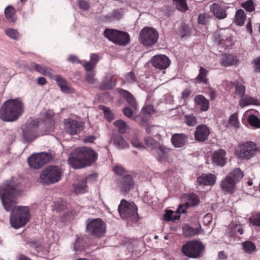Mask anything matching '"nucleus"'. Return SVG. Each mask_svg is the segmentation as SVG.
Masks as SVG:
<instances>
[{"mask_svg":"<svg viewBox=\"0 0 260 260\" xmlns=\"http://www.w3.org/2000/svg\"><path fill=\"white\" fill-rule=\"evenodd\" d=\"M243 176V173L239 168H235L221 181V188L225 192L232 193L236 188V185Z\"/></svg>","mask_w":260,"mask_h":260,"instance_id":"nucleus-4","label":"nucleus"},{"mask_svg":"<svg viewBox=\"0 0 260 260\" xmlns=\"http://www.w3.org/2000/svg\"><path fill=\"white\" fill-rule=\"evenodd\" d=\"M242 246L244 251L247 253H251L255 249V246L250 241L243 242Z\"/></svg>","mask_w":260,"mask_h":260,"instance_id":"nucleus-43","label":"nucleus"},{"mask_svg":"<svg viewBox=\"0 0 260 260\" xmlns=\"http://www.w3.org/2000/svg\"><path fill=\"white\" fill-rule=\"evenodd\" d=\"M235 17V23L238 25H242L244 24L246 18L244 11L242 9H239L237 11Z\"/></svg>","mask_w":260,"mask_h":260,"instance_id":"nucleus-37","label":"nucleus"},{"mask_svg":"<svg viewBox=\"0 0 260 260\" xmlns=\"http://www.w3.org/2000/svg\"><path fill=\"white\" fill-rule=\"evenodd\" d=\"M255 151V144L252 142H247L239 146L237 155L240 159H248L254 155Z\"/></svg>","mask_w":260,"mask_h":260,"instance_id":"nucleus-12","label":"nucleus"},{"mask_svg":"<svg viewBox=\"0 0 260 260\" xmlns=\"http://www.w3.org/2000/svg\"><path fill=\"white\" fill-rule=\"evenodd\" d=\"M209 134V129L206 125H199L194 132V138L199 142L205 141L208 139Z\"/></svg>","mask_w":260,"mask_h":260,"instance_id":"nucleus-18","label":"nucleus"},{"mask_svg":"<svg viewBox=\"0 0 260 260\" xmlns=\"http://www.w3.org/2000/svg\"><path fill=\"white\" fill-rule=\"evenodd\" d=\"M226 152L222 149H219L214 151L212 154V164L216 166H223L226 162L225 158Z\"/></svg>","mask_w":260,"mask_h":260,"instance_id":"nucleus-19","label":"nucleus"},{"mask_svg":"<svg viewBox=\"0 0 260 260\" xmlns=\"http://www.w3.org/2000/svg\"><path fill=\"white\" fill-rule=\"evenodd\" d=\"M208 71L202 67H200L199 74L197 77L196 78V80L199 83H203L204 84L208 83V79L207 78V75Z\"/></svg>","mask_w":260,"mask_h":260,"instance_id":"nucleus-34","label":"nucleus"},{"mask_svg":"<svg viewBox=\"0 0 260 260\" xmlns=\"http://www.w3.org/2000/svg\"><path fill=\"white\" fill-rule=\"evenodd\" d=\"M68 60L72 63H82V61H80L77 56L71 55L69 56Z\"/></svg>","mask_w":260,"mask_h":260,"instance_id":"nucleus-62","label":"nucleus"},{"mask_svg":"<svg viewBox=\"0 0 260 260\" xmlns=\"http://www.w3.org/2000/svg\"><path fill=\"white\" fill-rule=\"evenodd\" d=\"M104 34V36L109 40L118 45L124 46L129 42V36L125 31L106 28Z\"/></svg>","mask_w":260,"mask_h":260,"instance_id":"nucleus-8","label":"nucleus"},{"mask_svg":"<svg viewBox=\"0 0 260 260\" xmlns=\"http://www.w3.org/2000/svg\"><path fill=\"white\" fill-rule=\"evenodd\" d=\"M119 93L134 109H136L137 103L134 97L130 92L125 90L121 89L120 90Z\"/></svg>","mask_w":260,"mask_h":260,"instance_id":"nucleus-29","label":"nucleus"},{"mask_svg":"<svg viewBox=\"0 0 260 260\" xmlns=\"http://www.w3.org/2000/svg\"><path fill=\"white\" fill-rule=\"evenodd\" d=\"M131 143L133 145V146L136 148H144V146H143V144L140 142V141L137 138H134L131 141Z\"/></svg>","mask_w":260,"mask_h":260,"instance_id":"nucleus-57","label":"nucleus"},{"mask_svg":"<svg viewBox=\"0 0 260 260\" xmlns=\"http://www.w3.org/2000/svg\"><path fill=\"white\" fill-rule=\"evenodd\" d=\"M98 158V154L87 147H79L74 150L69 155L68 161L75 169L89 166Z\"/></svg>","mask_w":260,"mask_h":260,"instance_id":"nucleus-2","label":"nucleus"},{"mask_svg":"<svg viewBox=\"0 0 260 260\" xmlns=\"http://www.w3.org/2000/svg\"><path fill=\"white\" fill-rule=\"evenodd\" d=\"M151 62L152 66L160 70L167 69L170 65V61L165 55H156L153 56Z\"/></svg>","mask_w":260,"mask_h":260,"instance_id":"nucleus-16","label":"nucleus"},{"mask_svg":"<svg viewBox=\"0 0 260 260\" xmlns=\"http://www.w3.org/2000/svg\"><path fill=\"white\" fill-rule=\"evenodd\" d=\"M74 191L76 193H83L86 189V179L82 178L78 183L73 185Z\"/></svg>","mask_w":260,"mask_h":260,"instance_id":"nucleus-33","label":"nucleus"},{"mask_svg":"<svg viewBox=\"0 0 260 260\" xmlns=\"http://www.w3.org/2000/svg\"><path fill=\"white\" fill-rule=\"evenodd\" d=\"M174 213L172 211H167L164 214V218L168 221H175L179 218V216H174Z\"/></svg>","mask_w":260,"mask_h":260,"instance_id":"nucleus-48","label":"nucleus"},{"mask_svg":"<svg viewBox=\"0 0 260 260\" xmlns=\"http://www.w3.org/2000/svg\"><path fill=\"white\" fill-rule=\"evenodd\" d=\"M194 102L198 108L203 111H206L209 108V102L202 95H197L194 98Z\"/></svg>","mask_w":260,"mask_h":260,"instance_id":"nucleus-23","label":"nucleus"},{"mask_svg":"<svg viewBox=\"0 0 260 260\" xmlns=\"http://www.w3.org/2000/svg\"><path fill=\"white\" fill-rule=\"evenodd\" d=\"M51 76H53V77L51 78L54 79L57 82V84L60 88L67 83L66 81L58 75H55L52 73Z\"/></svg>","mask_w":260,"mask_h":260,"instance_id":"nucleus-50","label":"nucleus"},{"mask_svg":"<svg viewBox=\"0 0 260 260\" xmlns=\"http://www.w3.org/2000/svg\"><path fill=\"white\" fill-rule=\"evenodd\" d=\"M18 192V184L13 180L7 181L0 186V198L7 211L12 210L10 216L11 226L18 229L24 226L30 218L29 208L27 206H15V196Z\"/></svg>","mask_w":260,"mask_h":260,"instance_id":"nucleus-1","label":"nucleus"},{"mask_svg":"<svg viewBox=\"0 0 260 260\" xmlns=\"http://www.w3.org/2000/svg\"><path fill=\"white\" fill-rule=\"evenodd\" d=\"M123 112L125 116L129 118L132 117L133 115L132 110L128 107H126L123 109Z\"/></svg>","mask_w":260,"mask_h":260,"instance_id":"nucleus-60","label":"nucleus"},{"mask_svg":"<svg viewBox=\"0 0 260 260\" xmlns=\"http://www.w3.org/2000/svg\"><path fill=\"white\" fill-rule=\"evenodd\" d=\"M158 36L156 29L150 27H145L141 30L139 39L144 46H151L156 43Z\"/></svg>","mask_w":260,"mask_h":260,"instance_id":"nucleus-9","label":"nucleus"},{"mask_svg":"<svg viewBox=\"0 0 260 260\" xmlns=\"http://www.w3.org/2000/svg\"><path fill=\"white\" fill-rule=\"evenodd\" d=\"M114 172L119 176H124L126 174V170L121 165H116L114 168Z\"/></svg>","mask_w":260,"mask_h":260,"instance_id":"nucleus-51","label":"nucleus"},{"mask_svg":"<svg viewBox=\"0 0 260 260\" xmlns=\"http://www.w3.org/2000/svg\"><path fill=\"white\" fill-rule=\"evenodd\" d=\"M103 110L104 111V116L107 120L110 121L113 119V114L108 108L103 106Z\"/></svg>","mask_w":260,"mask_h":260,"instance_id":"nucleus-55","label":"nucleus"},{"mask_svg":"<svg viewBox=\"0 0 260 260\" xmlns=\"http://www.w3.org/2000/svg\"><path fill=\"white\" fill-rule=\"evenodd\" d=\"M51 158L50 153L42 152L31 155L28 158L27 161L30 167L39 169L48 162Z\"/></svg>","mask_w":260,"mask_h":260,"instance_id":"nucleus-10","label":"nucleus"},{"mask_svg":"<svg viewBox=\"0 0 260 260\" xmlns=\"http://www.w3.org/2000/svg\"><path fill=\"white\" fill-rule=\"evenodd\" d=\"M86 230L89 234L96 238H101L104 236L106 225L100 218L87 219L86 220Z\"/></svg>","mask_w":260,"mask_h":260,"instance_id":"nucleus-7","label":"nucleus"},{"mask_svg":"<svg viewBox=\"0 0 260 260\" xmlns=\"http://www.w3.org/2000/svg\"><path fill=\"white\" fill-rule=\"evenodd\" d=\"M191 92V91L190 89H187V88L185 89L182 92V93H181L182 98L183 99L187 98L189 96V95L190 94Z\"/></svg>","mask_w":260,"mask_h":260,"instance_id":"nucleus-64","label":"nucleus"},{"mask_svg":"<svg viewBox=\"0 0 260 260\" xmlns=\"http://www.w3.org/2000/svg\"><path fill=\"white\" fill-rule=\"evenodd\" d=\"M188 140V136L184 134H175L171 138V142L175 147L184 146Z\"/></svg>","mask_w":260,"mask_h":260,"instance_id":"nucleus-21","label":"nucleus"},{"mask_svg":"<svg viewBox=\"0 0 260 260\" xmlns=\"http://www.w3.org/2000/svg\"><path fill=\"white\" fill-rule=\"evenodd\" d=\"M95 73L91 72L88 73L85 78L86 81L90 84H94L96 82V79L94 78Z\"/></svg>","mask_w":260,"mask_h":260,"instance_id":"nucleus-56","label":"nucleus"},{"mask_svg":"<svg viewBox=\"0 0 260 260\" xmlns=\"http://www.w3.org/2000/svg\"><path fill=\"white\" fill-rule=\"evenodd\" d=\"M229 122L231 126H233L236 128H238L239 122L238 118V114L237 113L232 114L230 117Z\"/></svg>","mask_w":260,"mask_h":260,"instance_id":"nucleus-46","label":"nucleus"},{"mask_svg":"<svg viewBox=\"0 0 260 260\" xmlns=\"http://www.w3.org/2000/svg\"><path fill=\"white\" fill-rule=\"evenodd\" d=\"M86 246L84 238L78 237L74 243V249L76 251H82Z\"/></svg>","mask_w":260,"mask_h":260,"instance_id":"nucleus-36","label":"nucleus"},{"mask_svg":"<svg viewBox=\"0 0 260 260\" xmlns=\"http://www.w3.org/2000/svg\"><path fill=\"white\" fill-rule=\"evenodd\" d=\"M248 122L252 126L260 128V120L254 115H250L248 119Z\"/></svg>","mask_w":260,"mask_h":260,"instance_id":"nucleus-44","label":"nucleus"},{"mask_svg":"<svg viewBox=\"0 0 260 260\" xmlns=\"http://www.w3.org/2000/svg\"><path fill=\"white\" fill-rule=\"evenodd\" d=\"M117 184L121 192H127L134 188L135 182L131 175L126 174L117 180Z\"/></svg>","mask_w":260,"mask_h":260,"instance_id":"nucleus-14","label":"nucleus"},{"mask_svg":"<svg viewBox=\"0 0 260 260\" xmlns=\"http://www.w3.org/2000/svg\"><path fill=\"white\" fill-rule=\"evenodd\" d=\"M183 234L186 237H191L197 234L198 233V229H195L185 225L183 228Z\"/></svg>","mask_w":260,"mask_h":260,"instance_id":"nucleus-41","label":"nucleus"},{"mask_svg":"<svg viewBox=\"0 0 260 260\" xmlns=\"http://www.w3.org/2000/svg\"><path fill=\"white\" fill-rule=\"evenodd\" d=\"M237 59L233 55L231 54H224L222 56L221 63L223 66H230L236 64Z\"/></svg>","mask_w":260,"mask_h":260,"instance_id":"nucleus-31","label":"nucleus"},{"mask_svg":"<svg viewBox=\"0 0 260 260\" xmlns=\"http://www.w3.org/2000/svg\"><path fill=\"white\" fill-rule=\"evenodd\" d=\"M154 108L152 106H147L142 109L140 117L143 121H147L154 112Z\"/></svg>","mask_w":260,"mask_h":260,"instance_id":"nucleus-28","label":"nucleus"},{"mask_svg":"<svg viewBox=\"0 0 260 260\" xmlns=\"http://www.w3.org/2000/svg\"><path fill=\"white\" fill-rule=\"evenodd\" d=\"M173 3L176 8L180 11L185 12L188 10L186 0H174Z\"/></svg>","mask_w":260,"mask_h":260,"instance_id":"nucleus-39","label":"nucleus"},{"mask_svg":"<svg viewBox=\"0 0 260 260\" xmlns=\"http://www.w3.org/2000/svg\"><path fill=\"white\" fill-rule=\"evenodd\" d=\"M83 66L85 68V70L87 71H90L92 70L94 67V65L92 64L90 61H82Z\"/></svg>","mask_w":260,"mask_h":260,"instance_id":"nucleus-58","label":"nucleus"},{"mask_svg":"<svg viewBox=\"0 0 260 260\" xmlns=\"http://www.w3.org/2000/svg\"><path fill=\"white\" fill-rule=\"evenodd\" d=\"M145 145L151 149H156L159 146L157 141L151 137H147L145 139Z\"/></svg>","mask_w":260,"mask_h":260,"instance_id":"nucleus-45","label":"nucleus"},{"mask_svg":"<svg viewBox=\"0 0 260 260\" xmlns=\"http://www.w3.org/2000/svg\"><path fill=\"white\" fill-rule=\"evenodd\" d=\"M249 220L253 225L260 226V214H257L250 217Z\"/></svg>","mask_w":260,"mask_h":260,"instance_id":"nucleus-54","label":"nucleus"},{"mask_svg":"<svg viewBox=\"0 0 260 260\" xmlns=\"http://www.w3.org/2000/svg\"><path fill=\"white\" fill-rule=\"evenodd\" d=\"M118 210L122 218L134 221L138 220L137 208L134 203H128L125 200H122Z\"/></svg>","mask_w":260,"mask_h":260,"instance_id":"nucleus-6","label":"nucleus"},{"mask_svg":"<svg viewBox=\"0 0 260 260\" xmlns=\"http://www.w3.org/2000/svg\"><path fill=\"white\" fill-rule=\"evenodd\" d=\"M113 144L119 149H124L128 147V144L120 135H115L111 138Z\"/></svg>","mask_w":260,"mask_h":260,"instance_id":"nucleus-26","label":"nucleus"},{"mask_svg":"<svg viewBox=\"0 0 260 260\" xmlns=\"http://www.w3.org/2000/svg\"><path fill=\"white\" fill-rule=\"evenodd\" d=\"M99 60V57L98 54L95 53H92L90 55V61L95 66V64Z\"/></svg>","mask_w":260,"mask_h":260,"instance_id":"nucleus-61","label":"nucleus"},{"mask_svg":"<svg viewBox=\"0 0 260 260\" xmlns=\"http://www.w3.org/2000/svg\"><path fill=\"white\" fill-rule=\"evenodd\" d=\"M6 34L13 39H17L19 37L18 32L13 28H7L5 30Z\"/></svg>","mask_w":260,"mask_h":260,"instance_id":"nucleus-47","label":"nucleus"},{"mask_svg":"<svg viewBox=\"0 0 260 260\" xmlns=\"http://www.w3.org/2000/svg\"><path fill=\"white\" fill-rule=\"evenodd\" d=\"M226 9L217 3H213L210 7V11L218 19H223L227 16Z\"/></svg>","mask_w":260,"mask_h":260,"instance_id":"nucleus-20","label":"nucleus"},{"mask_svg":"<svg viewBox=\"0 0 260 260\" xmlns=\"http://www.w3.org/2000/svg\"><path fill=\"white\" fill-rule=\"evenodd\" d=\"M79 8L83 10L87 11L89 9V5L87 2L84 0H80L79 1Z\"/></svg>","mask_w":260,"mask_h":260,"instance_id":"nucleus-59","label":"nucleus"},{"mask_svg":"<svg viewBox=\"0 0 260 260\" xmlns=\"http://www.w3.org/2000/svg\"><path fill=\"white\" fill-rule=\"evenodd\" d=\"M114 125L117 128L120 134H124L128 128V126L126 122L122 120H119L114 122Z\"/></svg>","mask_w":260,"mask_h":260,"instance_id":"nucleus-38","label":"nucleus"},{"mask_svg":"<svg viewBox=\"0 0 260 260\" xmlns=\"http://www.w3.org/2000/svg\"><path fill=\"white\" fill-rule=\"evenodd\" d=\"M64 129L71 135L79 133L82 129L83 123L76 120L68 118L64 120Z\"/></svg>","mask_w":260,"mask_h":260,"instance_id":"nucleus-13","label":"nucleus"},{"mask_svg":"<svg viewBox=\"0 0 260 260\" xmlns=\"http://www.w3.org/2000/svg\"><path fill=\"white\" fill-rule=\"evenodd\" d=\"M242 7L246 11L252 12L254 10L253 2L252 0H249L242 4Z\"/></svg>","mask_w":260,"mask_h":260,"instance_id":"nucleus-52","label":"nucleus"},{"mask_svg":"<svg viewBox=\"0 0 260 260\" xmlns=\"http://www.w3.org/2000/svg\"><path fill=\"white\" fill-rule=\"evenodd\" d=\"M184 122L189 126H193L197 124V119L193 114H188L184 116Z\"/></svg>","mask_w":260,"mask_h":260,"instance_id":"nucleus-40","label":"nucleus"},{"mask_svg":"<svg viewBox=\"0 0 260 260\" xmlns=\"http://www.w3.org/2000/svg\"><path fill=\"white\" fill-rule=\"evenodd\" d=\"M61 169L55 166H49L40 173L39 181L42 184L48 185L59 181L61 179Z\"/></svg>","mask_w":260,"mask_h":260,"instance_id":"nucleus-5","label":"nucleus"},{"mask_svg":"<svg viewBox=\"0 0 260 260\" xmlns=\"http://www.w3.org/2000/svg\"><path fill=\"white\" fill-rule=\"evenodd\" d=\"M124 81L130 84L135 83L136 81V78L134 73L132 72L127 73L125 77Z\"/></svg>","mask_w":260,"mask_h":260,"instance_id":"nucleus-53","label":"nucleus"},{"mask_svg":"<svg viewBox=\"0 0 260 260\" xmlns=\"http://www.w3.org/2000/svg\"><path fill=\"white\" fill-rule=\"evenodd\" d=\"M235 93L236 95L241 97V98L245 95V87L242 85L236 84L235 86Z\"/></svg>","mask_w":260,"mask_h":260,"instance_id":"nucleus-49","label":"nucleus"},{"mask_svg":"<svg viewBox=\"0 0 260 260\" xmlns=\"http://www.w3.org/2000/svg\"><path fill=\"white\" fill-rule=\"evenodd\" d=\"M202 243L198 241H191L187 242L182 246L183 253L188 257L196 258L198 257L203 249Z\"/></svg>","mask_w":260,"mask_h":260,"instance_id":"nucleus-11","label":"nucleus"},{"mask_svg":"<svg viewBox=\"0 0 260 260\" xmlns=\"http://www.w3.org/2000/svg\"><path fill=\"white\" fill-rule=\"evenodd\" d=\"M22 134L25 141H32L38 136L37 126L31 123L25 124L22 128Z\"/></svg>","mask_w":260,"mask_h":260,"instance_id":"nucleus-15","label":"nucleus"},{"mask_svg":"<svg viewBox=\"0 0 260 260\" xmlns=\"http://www.w3.org/2000/svg\"><path fill=\"white\" fill-rule=\"evenodd\" d=\"M249 105H259V102L257 99L247 95H243L239 100V105L241 107Z\"/></svg>","mask_w":260,"mask_h":260,"instance_id":"nucleus-27","label":"nucleus"},{"mask_svg":"<svg viewBox=\"0 0 260 260\" xmlns=\"http://www.w3.org/2000/svg\"><path fill=\"white\" fill-rule=\"evenodd\" d=\"M254 70L256 72H260V57L254 60Z\"/></svg>","mask_w":260,"mask_h":260,"instance_id":"nucleus-63","label":"nucleus"},{"mask_svg":"<svg viewBox=\"0 0 260 260\" xmlns=\"http://www.w3.org/2000/svg\"><path fill=\"white\" fill-rule=\"evenodd\" d=\"M5 14L9 22H14L16 20L15 16V10L13 7L11 6L7 7L5 9Z\"/></svg>","mask_w":260,"mask_h":260,"instance_id":"nucleus-32","label":"nucleus"},{"mask_svg":"<svg viewBox=\"0 0 260 260\" xmlns=\"http://www.w3.org/2000/svg\"><path fill=\"white\" fill-rule=\"evenodd\" d=\"M123 14V12L121 9H116L113 10L111 14L105 16V18L110 21L119 20L121 18Z\"/></svg>","mask_w":260,"mask_h":260,"instance_id":"nucleus-30","label":"nucleus"},{"mask_svg":"<svg viewBox=\"0 0 260 260\" xmlns=\"http://www.w3.org/2000/svg\"><path fill=\"white\" fill-rule=\"evenodd\" d=\"M156 154L160 161L166 160L169 156L171 149L164 145H160L155 149Z\"/></svg>","mask_w":260,"mask_h":260,"instance_id":"nucleus-25","label":"nucleus"},{"mask_svg":"<svg viewBox=\"0 0 260 260\" xmlns=\"http://www.w3.org/2000/svg\"><path fill=\"white\" fill-rule=\"evenodd\" d=\"M216 177L213 174H203L198 177L197 181L199 184L212 185L216 181Z\"/></svg>","mask_w":260,"mask_h":260,"instance_id":"nucleus-22","label":"nucleus"},{"mask_svg":"<svg viewBox=\"0 0 260 260\" xmlns=\"http://www.w3.org/2000/svg\"><path fill=\"white\" fill-rule=\"evenodd\" d=\"M211 19L210 15L206 13H201L199 15L198 18V23L202 25L207 24Z\"/></svg>","mask_w":260,"mask_h":260,"instance_id":"nucleus-42","label":"nucleus"},{"mask_svg":"<svg viewBox=\"0 0 260 260\" xmlns=\"http://www.w3.org/2000/svg\"><path fill=\"white\" fill-rule=\"evenodd\" d=\"M199 201V198L197 194L189 193L186 196V203L184 204L180 205L177 211L179 212L184 213L186 208L198 205Z\"/></svg>","mask_w":260,"mask_h":260,"instance_id":"nucleus-17","label":"nucleus"},{"mask_svg":"<svg viewBox=\"0 0 260 260\" xmlns=\"http://www.w3.org/2000/svg\"><path fill=\"white\" fill-rule=\"evenodd\" d=\"M115 86V81L112 77L105 80L100 86L101 90L111 89Z\"/></svg>","mask_w":260,"mask_h":260,"instance_id":"nucleus-35","label":"nucleus"},{"mask_svg":"<svg viewBox=\"0 0 260 260\" xmlns=\"http://www.w3.org/2000/svg\"><path fill=\"white\" fill-rule=\"evenodd\" d=\"M24 105L16 99L6 101L0 109V118L7 122L16 121L23 113Z\"/></svg>","mask_w":260,"mask_h":260,"instance_id":"nucleus-3","label":"nucleus"},{"mask_svg":"<svg viewBox=\"0 0 260 260\" xmlns=\"http://www.w3.org/2000/svg\"><path fill=\"white\" fill-rule=\"evenodd\" d=\"M31 67L32 69L37 71L42 74L49 76L50 78L53 77V76H51L52 74V70L50 68H47L45 66L32 62L31 63Z\"/></svg>","mask_w":260,"mask_h":260,"instance_id":"nucleus-24","label":"nucleus"}]
</instances>
